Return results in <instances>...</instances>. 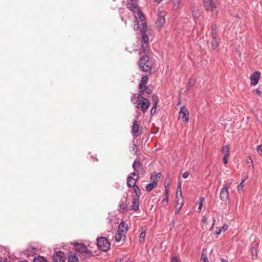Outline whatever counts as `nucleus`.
Segmentation results:
<instances>
[{
	"mask_svg": "<svg viewBox=\"0 0 262 262\" xmlns=\"http://www.w3.org/2000/svg\"><path fill=\"white\" fill-rule=\"evenodd\" d=\"M128 230V225L124 222H121L118 227V232L122 235H125Z\"/></svg>",
	"mask_w": 262,
	"mask_h": 262,
	"instance_id": "nucleus-15",
	"label": "nucleus"
},
{
	"mask_svg": "<svg viewBox=\"0 0 262 262\" xmlns=\"http://www.w3.org/2000/svg\"><path fill=\"white\" fill-rule=\"evenodd\" d=\"M133 167L136 172H144V170L141 163L139 161H135L133 165Z\"/></svg>",
	"mask_w": 262,
	"mask_h": 262,
	"instance_id": "nucleus-17",
	"label": "nucleus"
},
{
	"mask_svg": "<svg viewBox=\"0 0 262 262\" xmlns=\"http://www.w3.org/2000/svg\"><path fill=\"white\" fill-rule=\"evenodd\" d=\"M195 83V79L193 78H190L188 83V86L192 87Z\"/></svg>",
	"mask_w": 262,
	"mask_h": 262,
	"instance_id": "nucleus-37",
	"label": "nucleus"
},
{
	"mask_svg": "<svg viewBox=\"0 0 262 262\" xmlns=\"http://www.w3.org/2000/svg\"><path fill=\"white\" fill-rule=\"evenodd\" d=\"M53 259L55 262H64L65 255L64 253L61 251L56 252L53 256Z\"/></svg>",
	"mask_w": 262,
	"mask_h": 262,
	"instance_id": "nucleus-11",
	"label": "nucleus"
},
{
	"mask_svg": "<svg viewBox=\"0 0 262 262\" xmlns=\"http://www.w3.org/2000/svg\"><path fill=\"white\" fill-rule=\"evenodd\" d=\"M148 79L149 78L147 75H145L143 76L139 83V84H140V86H142V85L144 84H147Z\"/></svg>",
	"mask_w": 262,
	"mask_h": 262,
	"instance_id": "nucleus-28",
	"label": "nucleus"
},
{
	"mask_svg": "<svg viewBox=\"0 0 262 262\" xmlns=\"http://www.w3.org/2000/svg\"><path fill=\"white\" fill-rule=\"evenodd\" d=\"M213 31L215 32H217V31L216 30V26H213L212 27V29H211V34L213 33Z\"/></svg>",
	"mask_w": 262,
	"mask_h": 262,
	"instance_id": "nucleus-49",
	"label": "nucleus"
},
{
	"mask_svg": "<svg viewBox=\"0 0 262 262\" xmlns=\"http://www.w3.org/2000/svg\"><path fill=\"white\" fill-rule=\"evenodd\" d=\"M179 192L180 193V196L181 198H182V190H181V183L180 182L179 183V184H178V189H177V199H178L179 198Z\"/></svg>",
	"mask_w": 262,
	"mask_h": 262,
	"instance_id": "nucleus-32",
	"label": "nucleus"
},
{
	"mask_svg": "<svg viewBox=\"0 0 262 262\" xmlns=\"http://www.w3.org/2000/svg\"><path fill=\"white\" fill-rule=\"evenodd\" d=\"M129 202L126 200L125 201H121L119 206V210L122 212H126L128 211Z\"/></svg>",
	"mask_w": 262,
	"mask_h": 262,
	"instance_id": "nucleus-18",
	"label": "nucleus"
},
{
	"mask_svg": "<svg viewBox=\"0 0 262 262\" xmlns=\"http://www.w3.org/2000/svg\"><path fill=\"white\" fill-rule=\"evenodd\" d=\"M246 179H247V178H246L245 179H243L242 180H244V182H245Z\"/></svg>",
	"mask_w": 262,
	"mask_h": 262,
	"instance_id": "nucleus-59",
	"label": "nucleus"
},
{
	"mask_svg": "<svg viewBox=\"0 0 262 262\" xmlns=\"http://www.w3.org/2000/svg\"><path fill=\"white\" fill-rule=\"evenodd\" d=\"M212 40L211 41V46L212 49L215 50L218 47L219 45V38H217V32L213 31L212 33Z\"/></svg>",
	"mask_w": 262,
	"mask_h": 262,
	"instance_id": "nucleus-12",
	"label": "nucleus"
},
{
	"mask_svg": "<svg viewBox=\"0 0 262 262\" xmlns=\"http://www.w3.org/2000/svg\"><path fill=\"white\" fill-rule=\"evenodd\" d=\"M33 262H47V261L43 256H39L34 258Z\"/></svg>",
	"mask_w": 262,
	"mask_h": 262,
	"instance_id": "nucleus-31",
	"label": "nucleus"
},
{
	"mask_svg": "<svg viewBox=\"0 0 262 262\" xmlns=\"http://www.w3.org/2000/svg\"><path fill=\"white\" fill-rule=\"evenodd\" d=\"M156 183H150L149 184H148L146 187V190L147 191H151L156 186Z\"/></svg>",
	"mask_w": 262,
	"mask_h": 262,
	"instance_id": "nucleus-30",
	"label": "nucleus"
},
{
	"mask_svg": "<svg viewBox=\"0 0 262 262\" xmlns=\"http://www.w3.org/2000/svg\"><path fill=\"white\" fill-rule=\"evenodd\" d=\"M142 48L144 52L146 53L148 52V43L145 44L144 43H142Z\"/></svg>",
	"mask_w": 262,
	"mask_h": 262,
	"instance_id": "nucleus-41",
	"label": "nucleus"
},
{
	"mask_svg": "<svg viewBox=\"0 0 262 262\" xmlns=\"http://www.w3.org/2000/svg\"><path fill=\"white\" fill-rule=\"evenodd\" d=\"M220 197L223 202L224 203H226L227 202L229 198L228 186L223 187L221 189Z\"/></svg>",
	"mask_w": 262,
	"mask_h": 262,
	"instance_id": "nucleus-10",
	"label": "nucleus"
},
{
	"mask_svg": "<svg viewBox=\"0 0 262 262\" xmlns=\"http://www.w3.org/2000/svg\"><path fill=\"white\" fill-rule=\"evenodd\" d=\"M152 99H153V100L154 101V103L155 102H158V101H157L158 97L157 96H154Z\"/></svg>",
	"mask_w": 262,
	"mask_h": 262,
	"instance_id": "nucleus-52",
	"label": "nucleus"
},
{
	"mask_svg": "<svg viewBox=\"0 0 262 262\" xmlns=\"http://www.w3.org/2000/svg\"><path fill=\"white\" fill-rule=\"evenodd\" d=\"M171 262H178V259L176 257H173L171 259Z\"/></svg>",
	"mask_w": 262,
	"mask_h": 262,
	"instance_id": "nucleus-48",
	"label": "nucleus"
},
{
	"mask_svg": "<svg viewBox=\"0 0 262 262\" xmlns=\"http://www.w3.org/2000/svg\"><path fill=\"white\" fill-rule=\"evenodd\" d=\"M168 190L166 188L165 190V198L162 201L161 204L163 206H165L168 203Z\"/></svg>",
	"mask_w": 262,
	"mask_h": 262,
	"instance_id": "nucleus-27",
	"label": "nucleus"
},
{
	"mask_svg": "<svg viewBox=\"0 0 262 262\" xmlns=\"http://www.w3.org/2000/svg\"><path fill=\"white\" fill-rule=\"evenodd\" d=\"M135 24H134V29L136 30V29H139V23H138V21L137 20V17L136 15H135Z\"/></svg>",
	"mask_w": 262,
	"mask_h": 262,
	"instance_id": "nucleus-40",
	"label": "nucleus"
},
{
	"mask_svg": "<svg viewBox=\"0 0 262 262\" xmlns=\"http://www.w3.org/2000/svg\"><path fill=\"white\" fill-rule=\"evenodd\" d=\"M142 41H143V43H144L145 44L146 43H148V37L147 35L145 34V33H143V36H142Z\"/></svg>",
	"mask_w": 262,
	"mask_h": 262,
	"instance_id": "nucleus-38",
	"label": "nucleus"
},
{
	"mask_svg": "<svg viewBox=\"0 0 262 262\" xmlns=\"http://www.w3.org/2000/svg\"><path fill=\"white\" fill-rule=\"evenodd\" d=\"M192 15L194 17H198L200 15V12H194L192 11Z\"/></svg>",
	"mask_w": 262,
	"mask_h": 262,
	"instance_id": "nucleus-44",
	"label": "nucleus"
},
{
	"mask_svg": "<svg viewBox=\"0 0 262 262\" xmlns=\"http://www.w3.org/2000/svg\"><path fill=\"white\" fill-rule=\"evenodd\" d=\"M139 198L138 196H135L133 201V205L132 206V209L134 211H137L139 210Z\"/></svg>",
	"mask_w": 262,
	"mask_h": 262,
	"instance_id": "nucleus-19",
	"label": "nucleus"
},
{
	"mask_svg": "<svg viewBox=\"0 0 262 262\" xmlns=\"http://www.w3.org/2000/svg\"><path fill=\"white\" fill-rule=\"evenodd\" d=\"M203 6L208 12L214 13L215 14L218 12V4L214 0H203Z\"/></svg>",
	"mask_w": 262,
	"mask_h": 262,
	"instance_id": "nucleus-5",
	"label": "nucleus"
},
{
	"mask_svg": "<svg viewBox=\"0 0 262 262\" xmlns=\"http://www.w3.org/2000/svg\"><path fill=\"white\" fill-rule=\"evenodd\" d=\"M244 185V180H242L241 183L237 186L238 191L240 192L243 191Z\"/></svg>",
	"mask_w": 262,
	"mask_h": 262,
	"instance_id": "nucleus-34",
	"label": "nucleus"
},
{
	"mask_svg": "<svg viewBox=\"0 0 262 262\" xmlns=\"http://www.w3.org/2000/svg\"><path fill=\"white\" fill-rule=\"evenodd\" d=\"M157 106V102H155L154 103L153 106L150 111V113H151V115H153L156 113Z\"/></svg>",
	"mask_w": 262,
	"mask_h": 262,
	"instance_id": "nucleus-35",
	"label": "nucleus"
},
{
	"mask_svg": "<svg viewBox=\"0 0 262 262\" xmlns=\"http://www.w3.org/2000/svg\"><path fill=\"white\" fill-rule=\"evenodd\" d=\"M133 187H134V192L136 194V196H138L139 198V195L141 194V191H140L139 187L136 185Z\"/></svg>",
	"mask_w": 262,
	"mask_h": 262,
	"instance_id": "nucleus-33",
	"label": "nucleus"
},
{
	"mask_svg": "<svg viewBox=\"0 0 262 262\" xmlns=\"http://www.w3.org/2000/svg\"><path fill=\"white\" fill-rule=\"evenodd\" d=\"M138 64L140 70L145 72L149 71L153 67L152 62L147 55L142 56L139 59Z\"/></svg>",
	"mask_w": 262,
	"mask_h": 262,
	"instance_id": "nucleus-3",
	"label": "nucleus"
},
{
	"mask_svg": "<svg viewBox=\"0 0 262 262\" xmlns=\"http://www.w3.org/2000/svg\"><path fill=\"white\" fill-rule=\"evenodd\" d=\"M163 0H154L155 2L160 4Z\"/></svg>",
	"mask_w": 262,
	"mask_h": 262,
	"instance_id": "nucleus-53",
	"label": "nucleus"
},
{
	"mask_svg": "<svg viewBox=\"0 0 262 262\" xmlns=\"http://www.w3.org/2000/svg\"><path fill=\"white\" fill-rule=\"evenodd\" d=\"M177 199V204H176V208L177 209V208H178V211H179L181 209V208L182 207V206L184 205V201L183 200L182 198H181V200H180L179 198Z\"/></svg>",
	"mask_w": 262,
	"mask_h": 262,
	"instance_id": "nucleus-25",
	"label": "nucleus"
},
{
	"mask_svg": "<svg viewBox=\"0 0 262 262\" xmlns=\"http://www.w3.org/2000/svg\"><path fill=\"white\" fill-rule=\"evenodd\" d=\"M170 1L173 4V9L177 10L179 8L182 0H170Z\"/></svg>",
	"mask_w": 262,
	"mask_h": 262,
	"instance_id": "nucleus-24",
	"label": "nucleus"
},
{
	"mask_svg": "<svg viewBox=\"0 0 262 262\" xmlns=\"http://www.w3.org/2000/svg\"><path fill=\"white\" fill-rule=\"evenodd\" d=\"M222 262H228V260L224 258L221 259Z\"/></svg>",
	"mask_w": 262,
	"mask_h": 262,
	"instance_id": "nucleus-54",
	"label": "nucleus"
},
{
	"mask_svg": "<svg viewBox=\"0 0 262 262\" xmlns=\"http://www.w3.org/2000/svg\"><path fill=\"white\" fill-rule=\"evenodd\" d=\"M143 28H145V27H147L146 24V23H144L143 24Z\"/></svg>",
	"mask_w": 262,
	"mask_h": 262,
	"instance_id": "nucleus-57",
	"label": "nucleus"
},
{
	"mask_svg": "<svg viewBox=\"0 0 262 262\" xmlns=\"http://www.w3.org/2000/svg\"><path fill=\"white\" fill-rule=\"evenodd\" d=\"M255 92H256V93L257 94H258V95L260 96V95H261V92H260L259 90H258V89H256V90H255Z\"/></svg>",
	"mask_w": 262,
	"mask_h": 262,
	"instance_id": "nucleus-51",
	"label": "nucleus"
},
{
	"mask_svg": "<svg viewBox=\"0 0 262 262\" xmlns=\"http://www.w3.org/2000/svg\"><path fill=\"white\" fill-rule=\"evenodd\" d=\"M131 101L138 109H141L144 113L148 110L150 103L149 100L141 94H134L131 98Z\"/></svg>",
	"mask_w": 262,
	"mask_h": 262,
	"instance_id": "nucleus-1",
	"label": "nucleus"
},
{
	"mask_svg": "<svg viewBox=\"0 0 262 262\" xmlns=\"http://www.w3.org/2000/svg\"><path fill=\"white\" fill-rule=\"evenodd\" d=\"M260 76V73L259 72L256 71L254 72L251 75L250 77V79L251 80L250 84L252 85H256L258 82Z\"/></svg>",
	"mask_w": 262,
	"mask_h": 262,
	"instance_id": "nucleus-13",
	"label": "nucleus"
},
{
	"mask_svg": "<svg viewBox=\"0 0 262 262\" xmlns=\"http://www.w3.org/2000/svg\"><path fill=\"white\" fill-rule=\"evenodd\" d=\"M202 222H203L204 223H207V218L204 216V217H203V219H202Z\"/></svg>",
	"mask_w": 262,
	"mask_h": 262,
	"instance_id": "nucleus-50",
	"label": "nucleus"
},
{
	"mask_svg": "<svg viewBox=\"0 0 262 262\" xmlns=\"http://www.w3.org/2000/svg\"><path fill=\"white\" fill-rule=\"evenodd\" d=\"M125 237V235H122L118 232V233L115 236V239L116 242H120L122 240H124Z\"/></svg>",
	"mask_w": 262,
	"mask_h": 262,
	"instance_id": "nucleus-26",
	"label": "nucleus"
},
{
	"mask_svg": "<svg viewBox=\"0 0 262 262\" xmlns=\"http://www.w3.org/2000/svg\"><path fill=\"white\" fill-rule=\"evenodd\" d=\"M189 172L186 171V172H185L183 174V178L184 179H187L188 176H189Z\"/></svg>",
	"mask_w": 262,
	"mask_h": 262,
	"instance_id": "nucleus-45",
	"label": "nucleus"
},
{
	"mask_svg": "<svg viewBox=\"0 0 262 262\" xmlns=\"http://www.w3.org/2000/svg\"><path fill=\"white\" fill-rule=\"evenodd\" d=\"M256 150L258 151L259 156L262 157V144L257 146Z\"/></svg>",
	"mask_w": 262,
	"mask_h": 262,
	"instance_id": "nucleus-42",
	"label": "nucleus"
},
{
	"mask_svg": "<svg viewBox=\"0 0 262 262\" xmlns=\"http://www.w3.org/2000/svg\"><path fill=\"white\" fill-rule=\"evenodd\" d=\"M228 226L227 225H224L222 227V230L224 231H226L228 229Z\"/></svg>",
	"mask_w": 262,
	"mask_h": 262,
	"instance_id": "nucleus-47",
	"label": "nucleus"
},
{
	"mask_svg": "<svg viewBox=\"0 0 262 262\" xmlns=\"http://www.w3.org/2000/svg\"><path fill=\"white\" fill-rule=\"evenodd\" d=\"M166 14V11L159 9L158 10V19L156 22V27L159 30L164 26L165 23V16Z\"/></svg>",
	"mask_w": 262,
	"mask_h": 262,
	"instance_id": "nucleus-6",
	"label": "nucleus"
},
{
	"mask_svg": "<svg viewBox=\"0 0 262 262\" xmlns=\"http://www.w3.org/2000/svg\"><path fill=\"white\" fill-rule=\"evenodd\" d=\"M206 251L205 250H203L202 252L201 260L203 262H209L207 255L206 254Z\"/></svg>",
	"mask_w": 262,
	"mask_h": 262,
	"instance_id": "nucleus-29",
	"label": "nucleus"
},
{
	"mask_svg": "<svg viewBox=\"0 0 262 262\" xmlns=\"http://www.w3.org/2000/svg\"><path fill=\"white\" fill-rule=\"evenodd\" d=\"M228 157H223V160L225 164H226L228 163Z\"/></svg>",
	"mask_w": 262,
	"mask_h": 262,
	"instance_id": "nucleus-46",
	"label": "nucleus"
},
{
	"mask_svg": "<svg viewBox=\"0 0 262 262\" xmlns=\"http://www.w3.org/2000/svg\"><path fill=\"white\" fill-rule=\"evenodd\" d=\"M139 179V176L136 172H133L127 178V184L128 187L136 185V182Z\"/></svg>",
	"mask_w": 262,
	"mask_h": 262,
	"instance_id": "nucleus-8",
	"label": "nucleus"
},
{
	"mask_svg": "<svg viewBox=\"0 0 262 262\" xmlns=\"http://www.w3.org/2000/svg\"><path fill=\"white\" fill-rule=\"evenodd\" d=\"M179 212V211H178V208H177V209L176 208V214H177Z\"/></svg>",
	"mask_w": 262,
	"mask_h": 262,
	"instance_id": "nucleus-58",
	"label": "nucleus"
},
{
	"mask_svg": "<svg viewBox=\"0 0 262 262\" xmlns=\"http://www.w3.org/2000/svg\"><path fill=\"white\" fill-rule=\"evenodd\" d=\"M69 262H78L79 259L75 253L70 252L68 255Z\"/></svg>",
	"mask_w": 262,
	"mask_h": 262,
	"instance_id": "nucleus-21",
	"label": "nucleus"
},
{
	"mask_svg": "<svg viewBox=\"0 0 262 262\" xmlns=\"http://www.w3.org/2000/svg\"><path fill=\"white\" fill-rule=\"evenodd\" d=\"M74 249L75 251L80 253L83 258L90 257L93 255L92 252L89 250L87 247L81 243H74Z\"/></svg>",
	"mask_w": 262,
	"mask_h": 262,
	"instance_id": "nucleus-4",
	"label": "nucleus"
},
{
	"mask_svg": "<svg viewBox=\"0 0 262 262\" xmlns=\"http://www.w3.org/2000/svg\"><path fill=\"white\" fill-rule=\"evenodd\" d=\"M246 163L251 164V166L252 168H254V164L251 158L250 157H248L246 159Z\"/></svg>",
	"mask_w": 262,
	"mask_h": 262,
	"instance_id": "nucleus-39",
	"label": "nucleus"
},
{
	"mask_svg": "<svg viewBox=\"0 0 262 262\" xmlns=\"http://www.w3.org/2000/svg\"><path fill=\"white\" fill-rule=\"evenodd\" d=\"M132 132L134 137H138L140 134V129L139 124L137 121H134L133 125L132 126Z\"/></svg>",
	"mask_w": 262,
	"mask_h": 262,
	"instance_id": "nucleus-14",
	"label": "nucleus"
},
{
	"mask_svg": "<svg viewBox=\"0 0 262 262\" xmlns=\"http://www.w3.org/2000/svg\"><path fill=\"white\" fill-rule=\"evenodd\" d=\"M204 198H203V197H201L200 198V205L198 207V210L201 211V209H202V202L204 201Z\"/></svg>",
	"mask_w": 262,
	"mask_h": 262,
	"instance_id": "nucleus-43",
	"label": "nucleus"
},
{
	"mask_svg": "<svg viewBox=\"0 0 262 262\" xmlns=\"http://www.w3.org/2000/svg\"><path fill=\"white\" fill-rule=\"evenodd\" d=\"M146 85L147 84H144L142 85V86H140V84H139V93L137 94H141V95H144L145 93L147 94H151L152 90L150 89L149 88H147Z\"/></svg>",
	"mask_w": 262,
	"mask_h": 262,
	"instance_id": "nucleus-16",
	"label": "nucleus"
},
{
	"mask_svg": "<svg viewBox=\"0 0 262 262\" xmlns=\"http://www.w3.org/2000/svg\"><path fill=\"white\" fill-rule=\"evenodd\" d=\"M126 6L127 8L134 13H137L139 18L141 21L145 20V16L141 11L140 8L137 5V0H127Z\"/></svg>",
	"mask_w": 262,
	"mask_h": 262,
	"instance_id": "nucleus-2",
	"label": "nucleus"
},
{
	"mask_svg": "<svg viewBox=\"0 0 262 262\" xmlns=\"http://www.w3.org/2000/svg\"><path fill=\"white\" fill-rule=\"evenodd\" d=\"M161 176L160 173H158L156 174L151 175L150 177V180L151 181V183H156V185H157V182L159 181V179H160Z\"/></svg>",
	"mask_w": 262,
	"mask_h": 262,
	"instance_id": "nucleus-23",
	"label": "nucleus"
},
{
	"mask_svg": "<svg viewBox=\"0 0 262 262\" xmlns=\"http://www.w3.org/2000/svg\"><path fill=\"white\" fill-rule=\"evenodd\" d=\"M221 232V230H219L218 231H216V234L219 235L220 234Z\"/></svg>",
	"mask_w": 262,
	"mask_h": 262,
	"instance_id": "nucleus-56",
	"label": "nucleus"
},
{
	"mask_svg": "<svg viewBox=\"0 0 262 262\" xmlns=\"http://www.w3.org/2000/svg\"><path fill=\"white\" fill-rule=\"evenodd\" d=\"M221 151L224 157H229L230 156V146L229 145L222 147Z\"/></svg>",
	"mask_w": 262,
	"mask_h": 262,
	"instance_id": "nucleus-20",
	"label": "nucleus"
},
{
	"mask_svg": "<svg viewBox=\"0 0 262 262\" xmlns=\"http://www.w3.org/2000/svg\"><path fill=\"white\" fill-rule=\"evenodd\" d=\"M251 253H252V259H255L257 255V250L256 248L252 247L251 248Z\"/></svg>",
	"mask_w": 262,
	"mask_h": 262,
	"instance_id": "nucleus-36",
	"label": "nucleus"
},
{
	"mask_svg": "<svg viewBox=\"0 0 262 262\" xmlns=\"http://www.w3.org/2000/svg\"><path fill=\"white\" fill-rule=\"evenodd\" d=\"M146 228L144 226L141 228L142 232L140 233L139 241L140 243H143L144 242L145 236V231Z\"/></svg>",
	"mask_w": 262,
	"mask_h": 262,
	"instance_id": "nucleus-22",
	"label": "nucleus"
},
{
	"mask_svg": "<svg viewBox=\"0 0 262 262\" xmlns=\"http://www.w3.org/2000/svg\"><path fill=\"white\" fill-rule=\"evenodd\" d=\"M215 219H213V224H212V226L211 229L213 228V226L215 224Z\"/></svg>",
	"mask_w": 262,
	"mask_h": 262,
	"instance_id": "nucleus-55",
	"label": "nucleus"
},
{
	"mask_svg": "<svg viewBox=\"0 0 262 262\" xmlns=\"http://www.w3.org/2000/svg\"><path fill=\"white\" fill-rule=\"evenodd\" d=\"M97 246L100 250L106 252L110 248V244L107 238L101 237L97 239Z\"/></svg>",
	"mask_w": 262,
	"mask_h": 262,
	"instance_id": "nucleus-7",
	"label": "nucleus"
},
{
	"mask_svg": "<svg viewBox=\"0 0 262 262\" xmlns=\"http://www.w3.org/2000/svg\"><path fill=\"white\" fill-rule=\"evenodd\" d=\"M179 119H181L185 123L188 122L189 112L185 106H183L181 108L179 112Z\"/></svg>",
	"mask_w": 262,
	"mask_h": 262,
	"instance_id": "nucleus-9",
	"label": "nucleus"
}]
</instances>
